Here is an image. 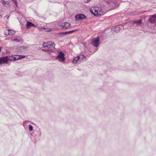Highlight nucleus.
<instances>
[{
  "label": "nucleus",
  "mask_w": 156,
  "mask_h": 156,
  "mask_svg": "<svg viewBox=\"0 0 156 156\" xmlns=\"http://www.w3.org/2000/svg\"><path fill=\"white\" fill-rule=\"evenodd\" d=\"M90 11L94 16H99L103 13L101 7L97 6L94 7L90 9Z\"/></svg>",
  "instance_id": "nucleus-1"
},
{
  "label": "nucleus",
  "mask_w": 156,
  "mask_h": 156,
  "mask_svg": "<svg viewBox=\"0 0 156 156\" xmlns=\"http://www.w3.org/2000/svg\"><path fill=\"white\" fill-rule=\"evenodd\" d=\"M106 2L113 6L111 9H114L116 7H118L119 5L118 1L117 0H108Z\"/></svg>",
  "instance_id": "nucleus-2"
},
{
  "label": "nucleus",
  "mask_w": 156,
  "mask_h": 156,
  "mask_svg": "<svg viewBox=\"0 0 156 156\" xmlns=\"http://www.w3.org/2000/svg\"><path fill=\"white\" fill-rule=\"evenodd\" d=\"M55 44L52 41H49L48 42V45L47 49H43L42 50L45 51H51V50L55 49Z\"/></svg>",
  "instance_id": "nucleus-3"
},
{
  "label": "nucleus",
  "mask_w": 156,
  "mask_h": 156,
  "mask_svg": "<svg viewBox=\"0 0 156 156\" xmlns=\"http://www.w3.org/2000/svg\"><path fill=\"white\" fill-rule=\"evenodd\" d=\"M100 40L98 36L94 38L92 41V44L95 47H97L99 44Z\"/></svg>",
  "instance_id": "nucleus-4"
},
{
  "label": "nucleus",
  "mask_w": 156,
  "mask_h": 156,
  "mask_svg": "<svg viewBox=\"0 0 156 156\" xmlns=\"http://www.w3.org/2000/svg\"><path fill=\"white\" fill-rule=\"evenodd\" d=\"M56 58L57 59H58L60 61L62 62H63L65 59V58L64 57V54L62 51L59 52Z\"/></svg>",
  "instance_id": "nucleus-5"
},
{
  "label": "nucleus",
  "mask_w": 156,
  "mask_h": 156,
  "mask_svg": "<svg viewBox=\"0 0 156 156\" xmlns=\"http://www.w3.org/2000/svg\"><path fill=\"white\" fill-rule=\"evenodd\" d=\"M86 18V16L85 15L82 14H77L75 16V18L76 20H82L83 19Z\"/></svg>",
  "instance_id": "nucleus-6"
},
{
  "label": "nucleus",
  "mask_w": 156,
  "mask_h": 156,
  "mask_svg": "<svg viewBox=\"0 0 156 156\" xmlns=\"http://www.w3.org/2000/svg\"><path fill=\"white\" fill-rule=\"evenodd\" d=\"M8 63L7 58L6 56L0 57V65Z\"/></svg>",
  "instance_id": "nucleus-7"
},
{
  "label": "nucleus",
  "mask_w": 156,
  "mask_h": 156,
  "mask_svg": "<svg viewBox=\"0 0 156 156\" xmlns=\"http://www.w3.org/2000/svg\"><path fill=\"white\" fill-rule=\"evenodd\" d=\"M27 48V46H21L20 47H18L16 48L17 51L18 50L20 52H24L26 51V49Z\"/></svg>",
  "instance_id": "nucleus-8"
},
{
  "label": "nucleus",
  "mask_w": 156,
  "mask_h": 156,
  "mask_svg": "<svg viewBox=\"0 0 156 156\" xmlns=\"http://www.w3.org/2000/svg\"><path fill=\"white\" fill-rule=\"evenodd\" d=\"M15 33V31L12 30H6L5 32V34L6 35H12Z\"/></svg>",
  "instance_id": "nucleus-9"
},
{
  "label": "nucleus",
  "mask_w": 156,
  "mask_h": 156,
  "mask_svg": "<svg viewBox=\"0 0 156 156\" xmlns=\"http://www.w3.org/2000/svg\"><path fill=\"white\" fill-rule=\"evenodd\" d=\"M123 28L122 26L120 25L115 27H113L112 28V31L115 32L116 33L119 32L121 29Z\"/></svg>",
  "instance_id": "nucleus-10"
},
{
  "label": "nucleus",
  "mask_w": 156,
  "mask_h": 156,
  "mask_svg": "<svg viewBox=\"0 0 156 156\" xmlns=\"http://www.w3.org/2000/svg\"><path fill=\"white\" fill-rule=\"evenodd\" d=\"M156 15H154L151 16V17L149 19V21L151 23H154L155 20H156Z\"/></svg>",
  "instance_id": "nucleus-11"
},
{
  "label": "nucleus",
  "mask_w": 156,
  "mask_h": 156,
  "mask_svg": "<svg viewBox=\"0 0 156 156\" xmlns=\"http://www.w3.org/2000/svg\"><path fill=\"white\" fill-rule=\"evenodd\" d=\"M70 24L68 22L63 23L62 24L61 26L63 29H66L70 27Z\"/></svg>",
  "instance_id": "nucleus-12"
},
{
  "label": "nucleus",
  "mask_w": 156,
  "mask_h": 156,
  "mask_svg": "<svg viewBox=\"0 0 156 156\" xmlns=\"http://www.w3.org/2000/svg\"><path fill=\"white\" fill-rule=\"evenodd\" d=\"M75 31V30H73L68 31L67 32H61L59 33V34L60 35H61L62 36H65V35H66V34H69L70 33H71L74 32Z\"/></svg>",
  "instance_id": "nucleus-13"
},
{
  "label": "nucleus",
  "mask_w": 156,
  "mask_h": 156,
  "mask_svg": "<svg viewBox=\"0 0 156 156\" xmlns=\"http://www.w3.org/2000/svg\"><path fill=\"white\" fill-rule=\"evenodd\" d=\"M27 28V29H29L32 26L35 27V25L34 24L32 23L31 22H27V24H26Z\"/></svg>",
  "instance_id": "nucleus-14"
},
{
  "label": "nucleus",
  "mask_w": 156,
  "mask_h": 156,
  "mask_svg": "<svg viewBox=\"0 0 156 156\" xmlns=\"http://www.w3.org/2000/svg\"><path fill=\"white\" fill-rule=\"evenodd\" d=\"M80 60V57L79 56H77L73 60V61L72 62L74 64H76L77 62Z\"/></svg>",
  "instance_id": "nucleus-15"
},
{
  "label": "nucleus",
  "mask_w": 156,
  "mask_h": 156,
  "mask_svg": "<svg viewBox=\"0 0 156 156\" xmlns=\"http://www.w3.org/2000/svg\"><path fill=\"white\" fill-rule=\"evenodd\" d=\"M7 57V61L8 62L9 60L12 61H14V56L13 55H11L9 56H6Z\"/></svg>",
  "instance_id": "nucleus-16"
},
{
  "label": "nucleus",
  "mask_w": 156,
  "mask_h": 156,
  "mask_svg": "<svg viewBox=\"0 0 156 156\" xmlns=\"http://www.w3.org/2000/svg\"><path fill=\"white\" fill-rule=\"evenodd\" d=\"M2 4L5 7H7L9 6V2L7 1H6L4 0L2 1Z\"/></svg>",
  "instance_id": "nucleus-17"
},
{
  "label": "nucleus",
  "mask_w": 156,
  "mask_h": 156,
  "mask_svg": "<svg viewBox=\"0 0 156 156\" xmlns=\"http://www.w3.org/2000/svg\"><path fill=\"white\" fill-rule=\"evenodd\" d=\"M43 45L44 47V48H45V49H47L48 48V42L47 43H45L44 42L43 44Z\"/></svg>",
  "instance_id": "nucleus-18"
},
{
  "label": "nucleus",
  "mask_w": 156,
  "mask_h": 156,
  "mask_svg": "<svg viewBox=\"0 0 156 156\" xmlns=\"http://www.w3.org/2000/svg\"><path fill=\"white\" fill-rule=\"evenodd\" d=\"M79 56L80 57V60H84V59H85V60H86V57L83 55H79Z\"/></svg>",
  "instance_id": "nucleus-19"
},
{
  "label": "nucleus",
  "mask_w": 156,
  "mask_h": 156,
  "mask_svg": "<svg viewBox=\"0 0 156 156\" xmlns=\"http://www.w3.org/2000/svg\"><path fill=\"white\" fill-rule=\"evenodd\" d=\"M19 55H16L15 56H14V61H16L17 60L20 59V57Z\"/></svg>",
  "instance_id": "nucleus-20"
},
{
  "label": "nucleus",
  "mask_w": 156,
  "mask_h": 156,
  "mask_svg": "<svg viewBox=\"0 0 156 156\" xmlns=\"http://www.w3.org/2000/svg\"><path fill=\"white\" fill-rule=\"evenodd\" d=\"M29 128L30 131H31L33 129V126L31 125H29Z\"/></svg>",
  "instance_id": "nucleus-21"
},
{
  "label": "nucleus",
  "mask_w": 156,
  "mask_h": 156,
  "mask_svg": "<svg viewBox=\"0 0 156 156\" xmlns=\"http://www.w3.org/2000/svg\"><path fill=\"white\" fill-rule=\"evenodd\" d=\"M43 29L45 30L46 31H49L51 30V28H44Z\"/></svg>",
  "instance_id": "nucleus-22"
},
{
  "label": "nucleus",
  "mask_w": 156,
  "mask_h": 156,
  "mask_svg": "<svg viewBox=\"0 0 156 156\" xmlns=\"http://www.w3.org/2000/svg\"><path fill=\"white\" fill-rule=\"evenodd\" d=\"M13 41L16 42V43H19L20 42V40L17 39H14L13 40Z\"/></svg>",
  "instance_id": "nucleus-23"
},
{
  "label": "nucleus",
  "mask_w": 156,
  "mask_h": 156,
  "mask_svg": "<svg viewBox=\"0 0 156 156\" xmlns=\"http://www.w3.org/2000/svg\"><path fill=\"white\" fill-rule=\"evenodd\" d=\"M20 57V59L21 58H24L26 57L25 55H19V56Z\"/></svg>",
  "instance_id": "nucleus-24"
},
{
  "label": "nucleus",
  "mask_w": 156,
  "mask_h": 156,
  "mask_svg": "<svg viewBox=\"0 0 156 156\" xmlns=\"http://www.w3.org/2000/svg\"><path fill=\"white\" fill-rule=\"evenodd\" d=\"M141 23V20H139L138 21H137V23H136V24L138 25H139Z\"/></svg>",
  "instance_id": "nucleus-25"
},
{
  "label": "nucleus",
  "mask_w": 156,
  "mask_h": 156,
  "mask_svg": "<svg viewBox=\"0 0 156 156\" xmlns=\"http://www.w3.org/2000/svg\"><path fill=\"white\" fill-rule=\"evenodd\" d=\"M90 0H84V2L85 3H88L90 1Z\"/></svg>",
  "instance_id": "nucleus-26"
},
{
  "label": "nucleus",
  "mask_w": 156,
  "mask_h": 156,
  "mask_svg": "<svg viewBox=\"0 0 156 156\" xmlns=\"http://www.w3.org/2000/svg\"><path fill=\"white\" fill-rule=\"evenodd\" d=\"M133 24H136L137 21H133Z\"/></svg>",
  "instance_id": "nucleus-27"
},
{
  "label": "nucleus",
  "mask_w": 156,
  "mask_h": 156,
  "mask_svg": "<svg viewBox=\"0 0 156 156\" xmlns=\"http://www.w3.org/2000/svg\"><path fill=\"white\" fill-rule=\"evenodd\" d=\"M129 15H131V16H133V15H134L133 14H132V13H130V14H129Z\"/></svg>",
  "instance_id": "nucleus-28"
},
{
  "label": "nucleus",
  "mask_w": 156,
  "mask_h": 156,
  "mask_svg": "<svg viewBox=\"0 0 156 156\" xmlns=\"http://www.w3.org/2000/svg\"><path fill=\"white\" fill-rule=\"evenodd\" d=\"M1 48L0 47V51H1Z\"/></svg>",
  "instance_id": "nucleus-29"
},
{
  "label": "nucleus",
  "mask_w": 156,
  "mask_h": 156,
  "mask_svg": "<svg viewBox=\"0 0 156 156\" xmlns=\"http://www.w3.org/2000/svg\"><path fill=\"white\" fill-rule=\"evenodd\" d=\"M131 0V1H133V0Z\"/></svg>",
  "instance_id": "nucleus-30"
}]
</instances>
